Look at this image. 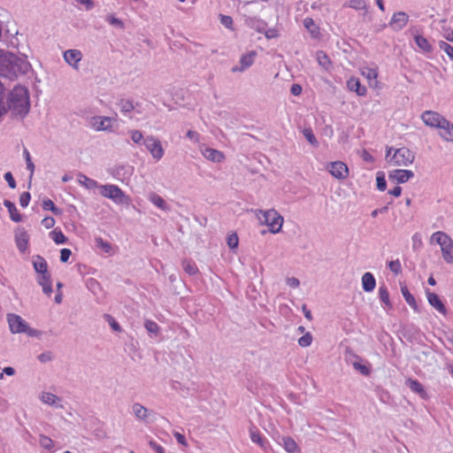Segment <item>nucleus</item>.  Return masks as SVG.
<instances>
[{"instance_id": "79ce46f5", "label": "nucleus", "mask_w": 453, "mask_h": 453, "mask_svg": "<svg viewBox=\"0 0 453 453\" xmlns=\"http://www.w3.org/2000/svg\"><path fill=\"white\" fill-rule=\"evenodd\" d=\"M348 4L354 10H367V5L365 0H349Z\"/></svg>"}, {"instance_id": "f257e3e1", "label": "nucleus", "mask_w": 453, "mask_h": 453, "mask_svg": "<svg viewBox=\"0 0 453 453\" xmlns=\"http://www.w3.org/2000/svg\"><path fill=\"white\" fill-rule=\"evenodd\" d=\"M31 68L29 62L13 53L0 50V76L14 80L26 74Z\"/></svg>"}, {"instance_id": "dca6fc26", "label": "nucleus", "mask_w": 453, "mask_h": 453, "mask_svg": "<svg viewBox=\"0 0 453 453\" xmlns=\"http://www.w3.org/2000/svg\"><path fill=\"white\" fill-rule=\"evenodd\" d=\"M426 296L427 301L431 306H433L435 310H437L442 315L447 314V309H446L445 305L443 304V303L441 302V300L436 294L431 292L429 289H426Z\"/></svg>"}, {"instance_id": "a18cd8bd", "label": "nucleus", "mask_w": 453, "mask_h": 453, "mask_svg": "<svg viewBox=\"0 0 453 453\" xmlns=\"http://www.w3.org/2000/svg\"><path fill=\"white\" fill-rule=\"evenodd\" d=\"M439 47L441 50H443L450 59L453 60V46L449 43L441 41L439 42Z\"/></svg>"}, {"instance_id": "37998d69", "label": "nucleus", "mask_w": 453, "mask_h": 453, "mask_svg": "<svg viewBox=\"0 0 453 453\" xmlns=\"http://www.w3.org/2000/svg\"><path fill=\"white\" fill-rule=\"evenodd\" d=\"M303 134L304 137L307 139V141L313 146L317 147L319 145V142L315 137V135L312 133V130L311 128H305L303 131Z\"/></svg>"}, {"instance_id": "c85d7f7f", "label": "nucleus", "mask_w": 453, "mask_h": 453, "mask_svg": "<svg viewBox=\"0 0 453 453\" xmlns=\"http://www.w3.org/2000/svg\"><path fill=\"white\" fill-rule=\"evenodd\" d=\"M282 446L285 450L288 453H294L296 451H299V448L295 440L289 436L282 437Z\"/></svg>"}, {"instance_id": "4d7b16f0", "label": "nucleus", "mask_w": 453, "mask_h": 453, "mask_svg": "<svg viewBox=\"0 0 453 453\" xmlns=\"http://www.w3.org/2000/svg\"><path fill=\"white\" fill-rule=\"evenodd\" d=\"M31 196L28 192H23L19 196V204L22 207H27L29 203Z\"/></svg>"}, {"instance_id": "c9c22d12", "label": "nucleus", "mask_w": 453, "mask_h": 453, "mask_svg": "<svg viewBox=\"0 0 453 453\" xmlns=\"http://www.w3.org/2000/svg\"><path fill=\"white\" fill-rule=\"evenodd\" d=\"M183 270L189 275H195L198 272V268L196 264L190 260L182 261Z\"/></svg>"}, {"instance_id": "cd10ccee", "label": "nucleus", "mask_w": 453, "mask_h": 453, "mask_svg": "<svg viewBox=\"0 0 453 453\" xmlns=\"http://www.w3.org/2000/svg\"><path fill=\"white\" fill-rule=\"evenodd\" d=\"M316 59L318 61V64L324 68L325 70H329L332 63L329 58V57L322 50H319L316 53Z\"/></svg>"}, {"instance_id": "4468645a", "label": "nucleus", "mask_w": 453, "mask_h": 453, "mask_svg": "<svg viewBox=\"0 0 453 453\" xmlns=\"http://www.w3.org/2000/svg\"><path fill=\"white\" fill-rule=\"evenodd\" d=\"M112 119L109 117L96 116L92 118L91 126L96 131L111 130Z\"/></svg>"}, {"instance_id": "2eb2a0df", "label": "nucleus", "mask_w": 453, "mask_h": 453, "mask_svg": "<svg viewBox=\"0 0 453 453\" xmlns=\"http://www.w3.org/2000/svg\"><path fill=\"white\" fill-rule=\"evenodd\" d=\"M202 155L207 159L213 163H220L223 162L226 158L224 153L220 150L208 148V147H201L200 149Z\"/></svg>"}, {"instance_id": "774afa93", "label": "nucleus", "mask_w": 453, "mask_h": 453, "mask_svg": "<svg viewBox=\"0 0 453 453\" xmlns=\"http://www.w3.org/2000/svg\"><path fill=\"white\" fill-rule=\"evenodd\" d=\"M150 447L154 449L157 453H165V449L160 445L157 444L154 441H149Z\"/></svg>"}, {"instance_id": "a878e982", "label": "nucleus", "mask_w": 453, "mask_h": 453, "mask_svg": "<svg viewBox=\"0 0 453 453\" xmlns=\"http://www.w3.org/2000/svg\"><path fill=\"white\" fill-rule=\"evenodd\" d=\"M4 206L8 209L10 218L14 222H20L22 220L21 215L19 213L15 204L9 200H4Z\"/></svg>"}, {"instance_id": "ddd939ff", "label": "nucleus", "mask_w": 453, "mask_h": 453, "mask_svg": "<svg viewBox=\"0 0 453 453\" xmlns=\"http://www.w3.org/2000/svg\"><path fill=\"white\" fill-rule=\"evenodd\" d=\"M256 56L257 52L255 50H251L249 53L242 55L240 59V65H235L232 67L231 71L233 73H242L245 71L253 65Z\"/></svg>"}, {"instance_id": "de8ad7c7", "label": "nucleus", "mask_w": 453, "mask_h": 453, "mask_svg": "<svg viewBox=\"0 0 453 453\" xmlns=\"http://www.w3.org/2000/svg\"><path fill=\"white\" fill-rule=\"evenodd\" d=\"M96 246L102 249L104 252L110 253L111 250V245L108 242H104L102 238L96 239Z\"/></svg>"}, {"instance_id": "5701e85b", "label": "nucleus", "mask_w": 453, "mask_h": 453, "mask_svg": "<svg viewBox=\"0 0 453 453\" xmlns=\"http://www.w3.org/2000/svg\"><path fill=\"white\" fill-rule=\"evenodd\" d=\"M361 74L368 80L371 87L377 86L378 72L376 69L370 68V67H363V68H361Z\"/></svg>"}, {"instance_id": "2f4dec72", "label": "nucleus", "mask_w": 453, "mask_h": 453, "mask_svg": "<svg viewBox=\"0 0 453 453\" xmlns=\"http://www.w3.org/2000/svg\"><path fill=\"white\" fill-rule=\"evenodd\" d=\"M78 182L88 189H94L97 188V182L82 173L78 174Z\"/></svg>"}, {"instance_id": "0eeeda50", "label": "nucleus", "mask_w": 453, "mask_h": 453, "mask_svg": "<svg viewBox=\"0 0 453 453\" xmlns=\"http://www.w3.org/2000/svg\"><path fill=\"white\" fill-rule=\"evenodd\" d=\"M415 158L414 153L408 148L403 147L395 150L388 163L394 166H408Z\"/></svg>"}, {"instance_id": "f8f14e48", "label": "nucleus", "mask_w": 453, "mask_h": 453, "mask_svg": "<svg viewBox=\"0 0 453 453\" xmlns=\"http://www.w3.org/2000/svg\"><path fill=\"white\" fill-rule=\"evenodd\" d=\"M330 173L339 180H344L348 177V166L342 161H335L330 164L328 168Z\"/></svg>"}, {"instance_id": "f03ea898", "label": "nucleus", "mask_w": 453, "mask_h": 453, "mask_svg": "<svg viewBox=\"0 0 453 453\" xmlns=\"http://www.w3.org/2000/svg\"><path fill=\"white\" fill-rule=\"evenodd\" d=\"M30 110L28 90L22 86H16L9 94L5 112H9L12 119H23Z\"/></svg>"}, {"instance_id": "f3484780", "label": "nucleus", "mask_w": 453, "mask_h": 453, "mask_svg": "<svg viewBox=\"0 0 453 453\" xmlns=\"http://www.w3.org/2000/svg\"><path fill=\"white\" fill-rule=\"evenodd\" d=\"M132 411L137 419L145 423L149 422V419L153 413L139 403H135L132 405Z\"/></svg>"}, {"instance_id": "a19ab883", "label": "nucleus", "mask_w": 453, "mask_h": 453, "mask_svg": "<svg viewBox=\"0 0 453 453\" xmlns=\"http://www.w3.org/2000/svg\"><path fill=\"white\" fill-rule=\"evenodd\" d=\"M144 326L150 334H153L157 335L159 332V326H157V324L156 322H154L152 320L147 319L144 322Z\"/></svg>"}, {"instance_id": "9d476101", "label": "nucleus", "mask_w": 453, "mask_h": 453, "mask_svg": "<svg viewBox=\"0 0 453 453\" xmlns=\"http://www.w3.org/2000/svg\"><path fill=\"white\" fill-rule=\"evenodd\" d=\"M421 119L426 126L438 129L446 119L437 111H426L422 113Z\"/></svg>"}, {"instance_id": "6e6552de", "label": "nucleus", "mask_w": 453, "mask_h": 453, "mask_svg": "<svg viewBox=\"0 0 453 453\" xmlns=\"http://www.w3.org/2000/svg\"><path fill=\"white\" fill-rule=\"evenodd\" d=\"M100 189L103 196L111 199L116 203H124L127 199L124 192L116 185H103Z\"/></svg>"}, {"instance_id": "72a5a7b5", "label": "nucleus", "mask_w": 453, "mask_h": 453, "mask_svg": "<svg viewBox=\"0 0 453 453\" xmlns=\"http://www.w3.org/2000/svg\"><path fill=\"white\" fill-rule=\"evenodd\" d=\"M250 436L253 442L258 444L261 448H265V439L261 436L257 427L251 426L250 428Z\"/></svg>"}, {"instance_id": "58836bf2", "label": "nucleus", "mask_w": 453, "mask_h": 453, "mask_svg": "<svg viewBox=\"0 0 453 453\" xmlns=\"http://www.w3.org/2000/svg\"><path fill=\"white\" fill-rule=\"evenodd\" d=\"M415 42L417 45L424 51H430L431 46L427 40L421 36V35H416L415 36Z\"/></svg>"}, {"instance_id": "f704fd0d", "label": "nucleus", "mask_w": 453, "mask_h": 453, "mask_svg": "<svg viewBox=\"0 0 453 453\" xmlns=\"http://www.w3.org/2000/svg\"><path fill=\"white\" fill-rule=\"evenodd\" d=\"M379 296L381 302L384 303L386 306H388V308L392 307L389 299V294L386 286L383 285L379 288Z\"/></svg>"}, {"instance_id": "39448f33", "label": "nucleus", "mask_w": 453, "mask_h": 453, "mask_svg": "<svg viewBox=\"0 0 453 453\" xmlns=\"http://www.w3.org/2000/svg\"><path fill=\"white\" fill-rule=\"evenodd\" d=\"M431 242H436L441 250L442 257L448 264L453 263V241L444 232L438 231L432 234Z\"/></svg>"}, {"instance_id": "13d9d810", "label": "nucleus", "mask_w": 453, "mask_h": 453, "mask_svg": "<svg viewBox=\"0 0 453 453\" xmlns=\"http://www.w3.org/2000/svg\"><path fill=\"white\" fill-rule=\"evenodd\" d=\"M38 359L42 363L50 362L53 359V354L50 351H45L38 356Z\"/></svg>"}, {"instance_id": "052dcab7", "label": "nucleus", "mask_w": 453, "mask_h": 453, "mask_svg": "<svg viewBox=\"0 0 453 453\" xmlns=\"http://www.w3.org/2000/svg\"><path fill=\"white\" fill-rule=\"evenodd\" d=\"M72 255V251L69 249H62L60 251V260L63 263H66Z\"/></svg>"}, {"instance_id": "4be33fe9", "label": "nucleus", "mask_w": 453, "mask_h": 453, "mask_svg": "<svg viewBox=\"0 0 453 453\" xmlns=\"http://www.w3.org/2000/svg\"><path fill=\"white\" fill-rule=\"evenodd\" d=\"M39 398L45 404L63 408L62 405L58 404L60 398L52 393L42 392Z\"/></svg>"}, {"instance_id": "7ed1b4c3", "label": "nucleus", "mask_w": 453, "mask_h": 453, "mask_svg": "<svg viewBox=\"0 0 453 453\" xmlns=\"http://www.w3.org/2000/svg\"><path fill=\"white\" fill-rule=\"evenodd\" d=\"M33 266L39 274L37 280L39 285L42 286L43 293L50 296L52 293V287L46 260L41 256H35L33 257Z\"/></svg>"}, {"instance_id": "ea45409f", "label": "nucleus", "mask_w": 453, "mask_h": 453, "mask_svg": "<svg viewBox=\"0 0 453 453\" xmlns=\"http://www.w3.org/2000/svg\"><path fill=\"white\" fill-rule=\"evenodd\" d=\"M24 155H25L26 163H27V169L30 172L29 180H31L33 178V175H34V172H35V165L32 162L30 154L27 150H24Z\"/></svg>"}, {"instance_id": "412c9836", "label": "nucleus", "mask_w": 453, "mask_h": 453, "mask_svg": "<svg viewBox=\"0 0 453 453\" xmlns=\"http://www.w3.org/2000/svg\"><path fill=\"white\" fill-rule=\"evenodd\" d=\"M17 246L20 251H25L28 242V234L24 229H18L15 233Z\"/></svg>"}, {"instance_id": "09e8293b", "label": "nucleus", "mask_w": 453, "mask_h": 453, "mask_svg": "<svg viewBox=\"0 0 453 453\" xmlns=\"http://www.w3.org/2000/svg\"><path fill=\"white\" fill-rule=\"evenodd\" d=\"M376 184H377V188L380 191H384L387 188V182H386V180H385V177H384V174L381 173H377V177H376Z\"/></svg>"}, {"instance_id": "20e7f679", "label": "nucleus", "mask_w": 453, "mask_h": 453, "mask_svg": "<svg viewBox=\"0 0 453 453\" xmlns=\"http://www.w3.org/2000/svg\"><path fill=\"white\" fill-rule=\"evenodd\" d=\"M256 216L260 221V224L269 226V231L272 234H278L281 231L284 219L275 210H257Z\"/></svg>"}, {"instance_id": "3c124183", "label": "nucleus", "mask_w": 453, "mask_h": 453, "mask_svg": "<svg viewBox=\"0 0 453 453\" xmlns=\"http://www.w3.org/2000/svg\"><path fill=\"white\" fill-rule=\"evenodd\" d=\"M39 442L42 447H43L44 449H50L53 447L52 440L46 435H41Z\"/></svg>"}, {"instance_id": "e433bc0d", "label": "nucleus", "mask_w": 453, "mask_h": 453, "mask_svg": "<svg viewBox=\"0 0 453 453\" xmlns=\"http://www.w3.org/2000/svg\"><path fill=\"white\" fill-rule=\"evenodd\" d=\"M42 209L45 211H50L55 215H60L62 213L61 210L55 206L54 203L50 199H46L42 201Z\"/></svg>"}, {"instance_id": "69168bd1", "label": "nucleus", "mask_w": 453, "mask_h": 453, "mask_svg": "<svg viewBox=\"0 0 453 453\" xmlns=\"http://www.w3.org/2000/svg\"><path fill=\"white\" fill-rule=\"evenodd\" d=\"M287 284L293 288H296L300 286V280L297 278L290 277L287 279Z\"/></svg>"}, {"instance_id": "1a4fd4ad", "label": "nucleus", "mask_w": 453, "mask_h": 453, "mask_svg": "<svg viewBox=\"0 0 453 453\" xmlns=\"http://www.w3.org/2000/svg\"><path fill=\"white\" fill-rule=\"evenodd\" d=\"M144 144L154 159L160 160L163 157L164 149L157 138L152 135L147 136L144 141Z\"/></svg>"}, {"instance_id": "e2e57ef3", "label": "nucleus", "mask_w": 453, "mask_h": 453, "mask_svg": "<svg viewBox=\"0 0 453 453\" xmlns=\"http://www.w3.org/2000/svg\"><path fill=\"white\" fill-rule=\"evenodd\" d=\"M42 224L47 228L50 229L53 227L55 225V219L52 217H46L42 219Z\"/></svg>"}, {"instance_id": "9b49d317", "label": "nucleus", "mask_w": 453, "mask_h": 453, "mask_svg": "<svg viewBox=\"0 0 453 453\" xmlns=\"http://www.w3.org/2000/svg\"><path fill=\"white\" fill-rule=\"evenodd\" d=\"M64 59L67 65L74 70H79V63L82 59V53L79 50H67L63 54Z\"/></svg>"}, {"instance_id": "aec40b11", "label": "nucleus", "mask_w": 453, "mask_h": 453, "mask_svg": "<svg viewBox=\"0 0 453 453\" xmlns=\"http://www.w3.org/2000/svg\"><path fill=\"white\" fill-rule=\"evenodd\" d=\"M413 176L414 173L411 170H394L388 175L390 180H394L397 183H404Z\"/></svg>"}, {"instance_id": "0e129e2a", "label": "nucleus", "mask_w": 453, "mask_h": 453, "mask_svg": "<svg viewBox=\"0 0 453 453\" xmlns=\"http://www.w3.org/2000/svg\"><path fill=\"white\" fill-rule=\"evenodd\" d=\"M77 3L85 6L87 11H90L94 8L95 4L92 0H75Z\"/></svg>"}, {"instance_id": "8fccbe9b", "label": "nucleus", "mask_w": 453, "mask_h": 453, "mask_svg": "<svg viewBox=\"0 0 453 453\" xmlns=\"http://www.w3.org/2000/svg\"><path fill=\"white\" fill-rule=\"evenodd\" d=\"M311 342L312 336L310 333H306L298 340V343L301 347H308L311 344Z\"/></svg>"}, {"instance_id": "b1692460", "label": "nucleus", "mask_w": 453, "mask_h": 453, "mask_svg": "<svg viewBox=\"0 0 453 453\" xmlns=\"http://www.w3.org/2000/svg\"><path fill=\"white\" fill-rule=\"evenodd\" d=\"M347 86L349 90L355 91L358 96H365L366 94L365 87L362 86L357 78H350L347 82Z\"/></svg>"}, {"instance_id": "6ab92c4d", "label": "nucleus", "mask_w": 453, "mask_h": 453, "mask_svg": "<svg viewBox=\"0 0 453 453\" xmlns=\"http://www.w3.org/2000/svg\"><path fill=\"white\" fill-rule=\"evenodd\" d=\"M438 134L446 142H453V124L447 119L442 121V125L438 128Z\"/></svg>"}, {"instance_id": "49530a36", "label": "nucleus", "mask_w": 453, "mask_h": 453, "mask_svg": "<svg viewBox=\"0 0 453 453\" xmlns=\"http://www.w3.org/2000/svg\"><path fill=\"white\" fill-rule=\"evenodd\" d=\"M388 267L390 271L396 275L402 273V265L399 259L390 261L388 263Z\"/></svg>"}, {"instance_id": "473e14b6", "label": "nucleus", "mask_w": 453, "mask_h": 453, "mask_svg": "<svg viewBox=\"0 0 453 453\" xmlns=\"http://www.w3.org/2000/svg\"><path fill=\"white\" fill-rule=\"evenodd\" d=\"M303 26L310 32L313 38H317L319 35V27L314 23L311 18H305L303 19Z\"/></svg>"}, {"instance_id": "393cba45", "label": "nucleus", "mask_w": 453, "mask_h": 453, "mask_svg": "<svg viewBox=\"0 0 453 453\" xmlns=\"http://www.w3.org/2000/svg\"><path fill=\"white\" fill-rule=\"evenodd\" d=\"M376 280L371 273H365L362 276V287L365 292H371L374 289Z\"/></svg>"}, {"instance_id": "5fc2aeb1", "label": "nucleus", "mask_w": 453, "mask_h": 453, "mask_svg": "<svg viewBox=\"0 0 453 453\" xmlns=\"http://www.w3.org/2000/svg\"><path fill=\"white\" fill-rule=\"evenodd\" d=\"M353 366L357 371L360 372L363 375L368 376L371 372V370L369 367H367L366 365H362L358 362H355L353 364Z\"/></svg>"}, {"instance_id": "a211bd4d", "label": "nucleus", "mask_w": 453, "mask_h": 453, "mask_svg": "<svg viewBox=\"0 0 453 453\" xmlns=\"http://www.w3.org/2000/svg\"><path fill=\"white\" fill-rule=\"evenodd\" d=\"M408 19L409 16L405 12H399L393 15L391 21L389 22V26L394 30H401L406 26Z\"/></svg>"}, {"instance_id": "4c0bfd02", "label": "nucleus", "mask_w": 453, "mask_h": 453, "mask_svg": "<svg viewBox=\"0 0 453 453\" xmlns=\"http://www.w3.org/2000/svg\"><path fill=\"white\" fill-rule=\"evenodd\" d=\"M50 234L52 240L57 244L65 243L67 241V238L65 236V234L60 230L54 229L53 231L50 232Z\"/></svg>"}, {"instance_id": "423d86ee", "label": "nucleus", "mask_w": 453, "mask_h": 453, "mask_svg": "<svg viewBox=\"0 0 453 453\" xmlns=\"http://www.w3.org/2000/svg\"><path fill=\"white\" fill-rule=\"evenodd\" d=\"M7 321L12 334L26 333L29 336H37L38 332L30 328L26 321L19 315L11 313L7 315Z\"/></svg>"}, {"instance_id": "603ef678", "label": "nucleus", "mask_w": 453, "mask_h": 453, "mask_svg": "<svg viewBox=\"0 0 453 453\" xmlns=\"http://www.w3.org/2000/svg\"><path fill=\"white\" fill-rule=\"evenodd\" d=\"M239 239L236 234H231L227 236V245L230 249L238 247Z\"/></svg>"}, {"instance_id": "c03bdc74", "label": "nucleus", "mask_w": 453, "mask_h": 453, "mask_svg": "<svg viewBox=\"0 0 453 453\" xmlns=\"http://www.w3.org/2000/svg\"><path fill=\"white\" fill-rule=\"evenodd\" d=\"M119 107L122 112L127 113L134 110V104L129 100L122 99L119 102Z\"/></svg>"}, {"instance_id": "338daca9", "label": "nucleus", "mask_w": 453, "mask_h": 453, "mask_svg": "<svg viewBox=\"0 0 453 453\" xmlns=\"http://www.w3.org/2000/svg\"><path fill=\"white\" fill-rule=\"evenodd\" d=\"M442 35L443 37L449 41V42H453V30L451 28H443V31H442Z\"/></svg>"}, {"instance_id": "680f3d73", "label": "nucleus", "mask_w": 453, "mask_h": 453, "mask_svg": "<svg viewBox=\"0 0 453 453\" xmlns=\"http://www.w3.org/2000/svg\"><path fill=\"white\" fill-rule=\"evenodd\" d=\"M220 22L224 27L230 28L233 24V19L230 16L220 15Z\"/></svg>"}, {"instance_id": "bb28decb", "label": "nucleus", "mask_w": 453, "mask_h": 453, "mask_svg": "<svg viewBox=\"0 0 453 453\" xmlns=\"http://www.w3.org/2000/svg\"><path fill=\"white\" fill-rule=\"evenodd\" d=\"M406 386H408L414 393L418 394L421 397L425 398L426 394V391L418 380L408 379L405 382Z\"/></svg>"}, {"instance_id": "bf43d9fd", "label": "nucleus", "mask_w": 453, "mask_h": 453, "mask_svg": "<svg viewBox=\"0 0 453 453\" xmlns=\"http://www.w3.org/2000/svg\"><path fill=\"white\" fill-rule=\"evenodd\" d=\"M4 180L8 182V185L11 188H16V181H15L12 173H10V172L5 173Z\"/></svg>"}, {"instance_id": "c756f323", "label": "nucleus", "mask_w": 453, "mask_h": 453, "mask_svg": "<svg viewBox=\"0 0 453 453\" xmlns=\"http://www.w3.org/2000/svg\"><path fill=\"white\" fill-rule=\"evenodd\" d=\"M401 293L406 303L414 310L418 311V304L414 296L410 293L406 286L401 287Z\"/></svg>"}, {"instance_id": "7c9ffc66", "label": "nucleus", "mask_w": 453, "mask_h": 453, "mask_svg": "<svg viewBox=\"0 0 453 453\" xmlns=\"http://www.w3.org/2000/svg\"><path fill=\"white\" fill-rule=\"evenodd\" d=\"M150 201L159 209L163 211H169V206L167 205L166 202L159 195L151 193L150 195Z\"/></svg>"}, {"instance_id": "6e6d98bb", "label": "nucleus", "mask_w": 453, "mask_h": 453, "mask_svg": "<svg viewBox=\"0 0 453 453\" xmlns=\"http://www.w3.org/2000/svg\"><path fill=\"white\" fill-rule=\"evenodd\" d=\"M130 134L131 139L134 143H140L143 139L142 134L138 130H132L130 131Z\"/></svg>"}, {"instance_id": "864d4df0", "label": "nucleus", "mask_w": 453, "mask_h": 453, "mask_svg": "<svg viewBox=\"0 0 453 453\" xmlns=\"http://www.w3.org/2000/svg\"><path fill=\"white\" fill-rule=\"evenodd\" d=\"M106 20L112 26L118 27L119 28H124V23L119 19L114 17L113 15H108L106 17Z\"/></svg>"}]
</instances>
